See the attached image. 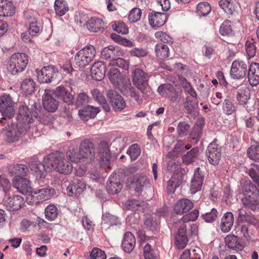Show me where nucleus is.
<instances>
[{
  "mask_svg": "<svg viewBox=\"0 0 259 259\" xmlns=\"http://www.w3.org/2000/svg\"><path fill=\"white\" fill-rule=\"evenodd\" d=\"M44 168L46 171L55 169L60 174L68 175L72 170V165L60 153H51L44 160Z\"/></svg>",
  "mask_w": 259,
  "mask_h": 259,
  "instance_id": "nucleus-1",
  "label": "nucleus"
},
{
  "mask_svg": "<svg viewBox=\"0 0 259 259\" xmlns=\"http://www.w3.org/2000/svg\"><path fill=\"white\" fill-rule=\"evenodd\" d=\"M132 78L133 83L141 92L144 97L151 95L152 91L148 84L149 75L146 72L136 68L132 72Z\"/></svg>",
  "mask_w": 259,
  "mask_h": 259,
  "instance_id": "nucleus-2",
  "label": "nucleus"
},
{
  "mask_svg": "<svg viewBox=\"0 0 259 259\" xmlns=\"http://www.w3.org/2000/svg\"><path fill=\"white\" fill-rule=\"evenodd\" d=\"M28 63V57L25 53L13 54L9 61L8 68L12 74H17L23 71Z\"/></svg>",
  "mask_w": 259,
  "mask_h": 259,
  "instance_id": "nucleus-3",
  "label": "nucleus"
},
{
  "mask_svg": "<svg viewBox=\"0 0 259 259\" xmlns=\"http://www.w3.org/2000/svg\"><path fill=\"white\" fill-rule=\"evenodd\" d=\"M55 193V189L47 186L35 190L26 197V201L31 205L50 199Z\"/></svg>",
  "mask_w": 259,
  "mask_h": 259,
  "instance_id": "nucleus-4",
  "label": "nucleus"
},
{
  "mask_svg": "<svg viewBox=\"0 0 259 259\" xmlns=\"http://www.w3.org/2000/svg\"><path fill=\"white\" fill-rule=\"evenodd\" d=\"M96 54V50L93 46H87L75 55V64L79 68H83L93 60Z\"/></svg>",
  "mask_w": 259,
  "mask_h": 259,
  "instance_id": "nucleus-5",
  "label": "nucleus"
},
{
  "mask_svg": "<svg viewBox=\"0 0 259 259\" xmlns=\"http://www.w3.org/2000/svg\"><path fill=\"white\" fill-rule=\"evenodd\" d=\"M15 106V102L9 94H4L0 96V112L2 116L0 122L2 119H10L14 116Z\"/></svg>",
  "mask_w": 259,
  "mask_h": 259,
  "instance_id": "nucleus-6",
  "label": "nucleus"
},
{
  "mask_svg": "<svg viewBox=\"0 0 259 259\" xmlns=\"http://www.w3.org/2000/svg\"><path fill=\"white\" fill-rule=\"evenodd\" d=\"M17 119L20 128L33 132L32 116L27 106L22 105L19 107Z\"/></svg>",
  "mask_w": 259,
  "mask_h": 259,
  "instance_id": "nucleus-7",
  "label": "nucleus"
},
{
  "mask_svg": "<svg viewBox=\"0 0 259 259\" xmlns=\"http://www.w3.org/2000/svg\"><path fill=\"white\" fill-rule=\"evenodd\" d=\"M80 154L85 163H90L95 159V148L93 142L89 139L82 141L79 147Z\"/></svg>",
  "mask_w": 259,
  "mask_h": 259,
  "instance_id": "nucleus-8",
  "label": "nucleus"
},
{
  "mask_svg": "<svg viewBox=\"0 0 259 259\" xmlns=\"http://www.w3.org/2000/svg\"><path fill=\"white\" fill-rule=\"evenodd\" d=\"M131 187L138 193L150 188L151 184L149 180L145 176L136 175L130 178Z\"/></svg>",
  "mask_w": 259,
  "mask_h": 259,
  "instance_id": "nucleus-9",
  "label": "nucleus"
},
{
  "mask_svg": "<svg viewBox=\"0 0 259 259\" xmlns=\"http://www.w3.org/2000/svg\"><path fill=\"white\" fill-rule=\"evenodd\" d=\"M55 93L51 90H45L42 96V103L45 109L50 112H55L58 108L59 102L55 99Z\"/></svg>",
  "mask_w": 259,
  "mask_h": 259,
  "instance_id": "nucleus-10",
  "label": "nucleus"
},
{
  "mask_svg": "<svg viewBox=\"0 0 259 259\" xmlns=\"http://www.w3.org/2000/svg\"><path fill=\"white\" fill-rule=\"evenodd\" d=\"M107 96L115 111L123 110L126 106V103L122 97L114 90H110L107 93Z\"/></svg>",
  "mask_w": 259,
  "mask_h": 259,
  "instance_id": "nucleus-11",
  "label": "nucleus"
},
{
  "mask_svg": "<svg viewBox=\"0 0 259 259\" xmlns=\"http://www.w3.org/2000/svg\"><path fill=\"white\" fill-rule=\"evenodd\" d=\"M157 91L160 95L169 98L171 102L174 103L179 101L181 99V94L178 93L175 88L170 84L160 85Z\"/></svg>",
  "mask_w": 259,
  "mask_h": 259,
  "instance_id": "nucleus-12",
  "label": "nucleus"
},
{
  "mask_svg": "<svg viewBox=\"0 0 259 259\" xmlns=\"http://www.w3.org/2000/svg\"><path fill=\"white\" fill-rule=\"evenodd\" d=\"M247 65L244 62L239 60L233 61L230 71L231 77L236 79L244 77L246 74Z\"/></svg>",
  "mask_w": 259,
  "mask_h": 259,
  "instance_id": "nucleus-13",
  "label": "nucleus"
},
{
  "mask_svg": "<svg viewBox=\"0 0 259 259\" xmlns=\"http://www.w3.org/2000/svg\"><path fill=\"white\" fill-rule=\"evenodd\" d=\"M32 133L31 131L20 128L17 124V125H12L9 127L6 132V135L7 141L9 142L12 143L18 141L21 136L27 133L29 135Z\"/></svg>",
  "mask_w": 259,
  "mask_h": 259,
  "instance_id": "nucleus-14",
  "label": "nucleus"
},
{
  "mask_svg": "<svg viewBox=\"0 0 259 259\" xmlns=\"http://www.w3.org/2000/svg\"><path fill=\"white\" fill-rule=\"evenodd\" d=\"M24 203L22 196L15 195L7 198L4 201V205L8 210L15 211L21 208Z\"/></svg>",
  "mask_w": 259,
  "mask_h": 259,
  "instance_id": "nucleus-15",
  "label": "nucleus"
},
{
  "mask_svg": "<svg viewBox=\"0 0 259 259\" xmlns=\"http://www.w3.org/2000/svg\"><path fill=\"white\" fill-rule=\"evenodd\" d=\"M13 187L20 193L27 195L32 193L31 183L29 180L24 178H15L12 181Z\"/></svg>",
  "mask_w": 259,
  "mask_h": 259,
  "instance_id": "nucleus-16",
  "label": "nucleus"
},
{
  "mask_svg": "<svg viewBox=\"0 0 259 259\" xmlns=\"http://www.w3.org/2000/svg\"><path fill=\"white\" fill-rule=\"evenodd\" d=\"M98 150L101 164L109 167L111 160V154L108 143L105 141L101 142L98 145Z\"/></svg>",
  "mask_w": 259,
  "mask_h": 259,
  "instance_id": "nucleus-17",
  "label": "nucleus"
},
{
  "mask_svg": "<svg viewBox=\"0 0 259 259\" xmlns=\"http://www.w3.org/2000/svg\"><path fill=\"white\" fill-rule=\"evenodd\" d=\"M206 155L210 164L217 165L220 160L221 155L219 146L214 143H210L207 147Z\"/></svg>",
  "mask_w": 259,
  "mask_h": 259,
  "instance_id": "nucleus-18",
  "label": "nucleus"
},
{
  "mask_svg": "<svg viewBox=\"0 0 259 259\" xmlns=\"http://www.w3.org/2000/svg\"><path fill=\"white\" fill-rule=\"evenodd\" d=\"M124 52L118 46H109L104 48L101 52V57L103 59L113 60L118 57L122 56Z\"/></svg>",
  "mask_w": 259,
  "mask_h": 259,
  "instance_id": "nucleus-19",
  "label": "nucleus"
},
{
  "mask_svg": "<svg viewBox=\"0 0 259 259\" xmlns=\"http://www.w3.org/2000/svg\"><path fill=\"white\" fill-rule=\"evenodd\" d=\"M203 180V172L200 167H197L194 171L193 178L191 181L190 191L192 194H195L201 189Z\"/></svg>",
  "mask_w": 259,
  "mask_h": 259,
  "instance_id": "nucleus-20",
  "label": "nucleus"
},
{
  "mask_svg": "<svg viewBox=\"0 0 259 259\" xmlns=\"http://www.w3.org/2000/svg\"><path fill=\"white\" fill-rule=\"evenodd\" d=\"M26 19V26L29 35L34 36L40 31V26L38 25L37 20L34 16L29 12L24 14Z\"/></svg>",
  "mask_w": 259,
  "mask_h": 259,
  "instance_id": "nucleus-21",
  "label": "nucleus"
},
{
  "mask_svg": "<svg viewBox=\"0 0 259 259\" xmlns=\"http://www.w3.org/2000/svg\"><path fill=\"white\" fill-rule=\"evenodd\" d=\"M123 185L121 182L120 176L116 174L110 176L107 183V190L111 194H116L120 191Z\"/></svg>",
  "mask_w": 259,
  "mask_h": 259,
  "instance_id": "nucleus-22",
  "label": "nucleus"
},
{
  "mask_svg": "<svg viewBox=\"0 0 259 259\" xmlns=\"http://www.w3.org/2000/svg\"><path fill=\"white\" fill-rule=\"evenodd\" d=\"M7 170L10 175L15 177V178L25 177L29 171L27 166L23 164L9 165L7 166Z\"/></svg>",
  "mask_w": 259,
  "mask_h": 259,
  "instance_id": "nucleus-23",
  "label": "nucleus"
},
{
  "mask_svg": "<svg viewBox=\"0 0 259 259\" xmlns=\"http://www.w3.org/2000/svg\"><path fill=\"white\" fill-rule=\"evenodd\" d=\"M85 188V184L81 179H74L67 187L66 190L69 196H77Z\"/></svg>",
  "mask_w": 259,
  "mask_h": 259,
  "instance_id": "nucleus-24",
  "label": "nucleus"
},
{
  "mask_svg": "<svg viewBox=\"0 0 259 259\" xmlns=\"http://www.w3.org/2000/svg\"><path fill=\"white\" fill-rule=\"evenodd\" d=\"M183 176L182 173L174 172L167 181L166 192L168 194H174L176 189L181 184Z\"/></svg>",
  "mask_w": 259,
  "mask_h": 259,
  "instance_id": "nucleus-25",
  "label": "nucleus"
},
{
  "mask_svg": "<svg viewBox=\"0 0 259 259\" xmlns=\"http://www.w3.org/2000/svg\"><path fill=\"white\" fill-rule=\"evenodd\" d=\"M106 65L102 61L95 62L92 66L91 73L92 78L96 80H101L105 75Z\"/></svg>",
  "mask_w": 259,
  "mask_h": 259,
  "instance_id": "nucleus-26",
  "label": "nucleus"
},
{
  "mask_svg": "<svg viewBox=\"0 0 259 259\" xmlns=\"http://www.w3.org/2000/svg\"><path fill=\"white\" fill-rule=\"evenodd\" d=\"M56 72L53 67L46 66L37 72V78L42 83L51 82Z\"/></svg>",
  "mask_w": 259,
  "mask_h": 259,
  "instance_id": "nucleus-27",
  "label": "nucleus"
},
{
  "mask_svg": "<svg viewBox=\"0 0 259 259\" xmlns=\"http://www.w3.org/2000/svg\"><path fill=\"white\" fill-rule=\"evenodd\" d=\"M100 111V109L99 107L88 105L83 109L79 110L78 114L80 119L87 121L90 119L95 118Z\"/></svg>",
  "mask_w": 259,
  "mask_h": 259,
  "instance_id": "nucleus-28",
  "label": "nucleus"
},
{
  "mask_svg": "<svg viewBox=\"0 0 259 259\" xmlns=\"http://www.w3.org/2000/svg\"><path fill=\"white\" fill-rule=\"evenodd\" d=\"M167 19L166 14L153 12L149 15V24L152 27H159L164 24Z\"/></svg>",
  "mask_w": 259,
  "mask_h": 259,
  "instance_id": "nucleus-29",
  "label": "nucleus"
},
{
  "mask_svg": "<svg viewBox=\"0 0 259 259\" xmlns=\"http://www.w3.org/2000/svg\"><path fill=\"white\" fill-rule=\"evenodd\" d=\"M193 206V203L191 201L183 198L178 200L175 204L174 210L177 214H182L188 212Z\"/></svg>",
  "mask_w": 259,
  "mask_h": 259,
  "instance_id": "nucleus-30",
  "label": "nucleus"
},
{
  "mask_svg": "<svg viewBox=\"0 0 259 259\" xmlns=\"http://www.w3.org/2000/svg\"><path fill=\"white\" fill-rule=\"evenodd\" d=\"M225 243L229 248L236 251H241L244 248L240 239L234 235H228L225 238Z\"/></svg>",
  "mask_w": 259,
  "mask_h": 259,
  "instance_id": "nucleus-31",
  "label": "nucleus"
},
{
  "mask_svg": "<svg viewBox=\"0 0 259 259\" xmlns=\"http://www.w3.org/2000/svg\"><path fill=\"white\" fill-rule=\"evenodd\" d=\"M244 207L254 210L259 208V192L245 196L241 199Z\"/></svg>",
  "mask_w": 259,
  "mask_h": 259,
  "instance_id": "nucleus-32",
  "label": "nucleus"
},
{
  "mask_svg": "<svg viewBox=\"0 0 259 259\" xmlns=\"http://www.w3.org/2000/svg\"><path fill=\"white\" fill-rule=\"evenodd\" d=\"M248 79L251 86H256L259 83V64L252 63L250 64L248 73Z\"/></svg>",
  "mask_w": 259,
  "mask_h": 259,
  "instance_id": "nucleus-33",
  "label": "nucleus"
},
{
  "mask_svg": "<svg viewBox=\"0 0 259 259\" xmlns=\"http://www.w3.org/2000/svg\"><path fill=\"white\" fill-rule=\"evenodd\" d=\"M15 13L13 3L8 0H0V16L10 17Z\"/></svg>",
  "mask_w": 259,
  "mask_h": 259,
  "instance_id": "nucleus-34",
  "label": "nucleus"
},
{
  "mask_svg": "<svg viewBox=\"0 0 259 259\" xmlns=\"http://www.w3.org/2000/svg\"><path fill=\"white\" fill-rule=\"evenodd\" d=\"M40 162L34 157H31L29 159V165L31 170L35 173L36 180L39 181L42 180L46 177V172L40 169L39 165Z\"/></svg>",
  "mask_w": 259,
  "mask_h": 259,
  "instance_id": "nucleus-35",
  "label": "nucleus"
},
{
  "mask_svg": "<svg viewBox=\"0 0 259 259\" xmlns=\"http://www.w3.org/2000/svg\"><path fill=\"white\" fill-rule=\"evenodd\" d=\"M136 244V239L132 233L127 232L125 234L122 246L124 250L127 253H130L134 248Z\"/></svg>",
  "mask_w": 259,
  "mask_h": 259,
  "instance_id": "nucleus-36",
  "label": "nucleus"
},
{
  "mask_svg": "<svg viewBox=\"0 0 259 259\" xmlns=\"http://www.w3.org/2000/svg\"><path fill=\"white\" fill-rule=\"evenodd\" d=\"M234 223V216L232 212H227L222 217L221 223V229L224 232H229Z\"/></svg>",
  "mask_w": 259,
  "mask_h": 259,
  "instance_id": "nucleus-37",
  "label": "nucleus"
},
{
  "mask_svg": "<svg viewBox=\"0 0 259 259\" xmlns=\"http://www.w3.org/2000/svg\"><path fill=\"white\" fill-rule=\"evenodd\" d=\"M54 93L55 96L58 97L64 102L69 104L72 103L73 97L64 87L61 86L58 87Z\"/></svg>",
  "mask_w": 259,
  "mask_h": 259,
  "instance_id": "nucleus-38",
  "label": "nucleus"
},
{
  "mask_svg": "<svg viewBox=\"0 0 259 259\" xmlns=\"http://www.w3.org/2000/svg\"><path fill=\"white\" fill-rule=\"evenodd\" d=\"M123 82L125 85V89L128 93L131 98L135 100L139 104H141L142 102V99L136 90L132 87L130 80L128 78H124Z\"/></svg>",
  "mask_w": 259,
  "mask_h": 259,
  "instance_id": "nucleus-39",
  "label": "nucleus"
},
{
  "mask_svg": "<svg viewBox=\"0 0 259 259\" xmlns=\"http://www.w3.org/2000/svg\"><path fill=\"white\" fill-rule=\"evenodd\" d=\"M250 90L245 85L238 87L237 98L240 104H245L250 99Z\"/></svg>",
  "mask_w": 259,
  "mask_h": 259,
  "instance_id": "nucleus-40",
  "label": "nucleus"
},
{
  "mask_svg": "<svg viewBox=\"0 0 259 259\" xmlns=\"http://www.w3.org/2000/svg\"><path fill=\"white\" fill-rule=\"evenodd\" d=\"M91 94L94 99L102 106L103 109L106 112H109L110 111V108L105 97L99 90L97 89L92 90L91 91Z\"/></svg>",
  "mask_w": 259,
  "mask_h": 259,
  "instance_id": "nucleus-41",
  "label": "nucleus"
},
{
  "mask_svg": "<svg viewBox=\"0 0 259 259\" xmlns=\"http://www.w3.org/2000/svg\"><path fill=\"white\" fill-rule=\"evenodd\" d=\"M120 224L118 218L108 213H105L102 216V225L104 227H110Z\"/></svg>",
  "mask_w": 259,
  "mask_h": 259,
  "instance_id": "nucleus-42",
  "label": "nucleus"
},
{
  "mask_svg": "<svg viewBox=\"0 0 259 259\" xmlns=\"http://www.w3.org/2000/svg\"><path fill=\"white\" fill-rule=\"evenodd\" d=\"M155 51L156 56L161 60L167 58L169 56V50L167 45L158 44L155 46Z\"/></svg>",
  "mask_w": 259,
  "mask_h": 259,
  "instance_id": "nucleus-43",
  "label": "nucleus"
},
{
  "mask_svg": "<svg viewBox=\"0 0 259 259\" xmlns=\"http://www.w3.org/2000/svg\"><path fill=\"white\" fill-rule=\"evenodd\" d=\"M35 82L31 78L24 79L21 84V88L27 95H31L35 89Z\"/></svg>",
  "mask_w": 259,
  "mask_h": 259,
  "instance_id": "nucleus-44",
  "label": "nucleus"
},
{
  "mask_svg": "<svg viewBox=\"0 0 259 259\" xmlns=\"http://www.w3.org/2000/svg\"><path fill=\"white\" fill-rule=\"evenodd\" d=\"M87 27L90 31L96 32L103 28L104 23L101 19L92 18L88 22Z\"/></svg>",
  "mask_w": 259,
  "mask_h": 259,
  "instance_id": "nucleus-45",
  "label": "nucleus"
},
{
  "mask_svg": "<svg viewBox=\"0 0 259 259\" xmlns=\"http://www.w3.org/2000/svg\"><path fill=\"white\" fill-rule=\"evenodd\" d=\"M242 191L245 196L258 193L259 191L256 186L250 181H246L242 186Z\"/></svg>",
  "mask_w": 259,
  "mask_h": 259,
  "instance_id": "nucleus-46",
  "label": "nucleus"
},
{
  "mask_svg": "<svg viewBox=\"0 0 259 259\" xmlns=\"http://www.w3.org/2000/svg\"><path fill=\"white\" fill-rule=\"evenodd\" d=\"M179 81L181 85L185 90V92L189 94L192 97L196 98L197 94L191 84L183 76H179Z\"/></svg>",
  "mask_w": 259,
  "mask_h": 259,
  "instance_id": "nucleus-47",
  "label": "nucleus"
},
{
  "mask_svg": "<svg viewBox=\"0 0 259 259\" xmlns=\"http://www.w3.org/2000/svg\"><path fill=\"white\" fill-rule=\"evenodd\" d=\"M67 158L72 162H83V160L80 154L79 150L72 149L68 150L66 153Z\"/></svg>",
  "mask_w": 259,
  "mask_h": 259,
  "instance_id": "nucleus-48",
  "label": "nucleus"
},
{
  "mask_svg": "<svg viewBox=\"0 0 259 259\" xmlns=\"http://www.w3.org/2000/svg\"><path fill=\"white\" fill-rule=\"evenodd\" d=\"M108 77L110 80L115 85H120L121 81V74L118 69L111 68L108 73Z\"/></svg>",
  "mask_w": 259,
  "mask_h": 259,
  "instance_id": "nucleus-49",
  "label": "nucleus"
},
{
  "mask_svg": "<svg viewBox=\"0 0 259 259\" xmlns=\"http://www.w3.org/2000/svg\"><path fill=\"white\" fill-rule=\"evenodd\" d=\"M219 5L228 15L232 14L235 10L234 3L231 0H221L219 2Z\"/></svg>",
  "mask_w": 259,
  "mask_h": 259,
  "instance_id": "nucleus-50",
  "label": "nucleus"
},
{
  "mask_svg": "<svg viewBox=\"0 0 259 259\" xmlns=\"http://www.w3.org/2000/svg\"><path fill=\"white\" fill-rule=\"evenodd\" d=\"M58 211L57 207L53 204L48 205L45 210L46 218L49 221L55 220L58 216Z\"/></svg>",
  "mask_w": 259,
  "mask_h": 259,
  "instance_id": "nucleus-51",
  "label": "nucleus"
},
{
  "mask_svg": "<svg viewBox=\"0 0 259 259\" xmlns=\"http://www.w3.org/2000/svg\"><path fill=\"white\" fill-rule=\"evenodd\" d=\"M54 7L56 13L60 16L64 15L68 10L64 0H56Z\"/></svg>",
  "mask_w": 259,
  "mask_h": 259,
  "instance_id": "nucleus-52",
  "label": "nucleus"
},
{
  "mask_svg": "<svg viewBox=\"0 0 259 259\" xmlns=\"http://www.w3.org/2000/svg\"><path fill=\"white\" fill-rule=\"evenodd\" d=\"M145 202L135 199L128 200L125 203V207L127 209L131 210H140L143 209Z\"/></svg>",
  "mask_w": 259,
  "mask_h": 259,
  "instance_id": "nucleus-53",
  "label": "nucleus"
},
{
  "mask_svg": "<svg viewBox=\"0 0 259 259\" xmlns=\"http://www.w3.org/2000/svg\"><path fill=\"white\" fill-rule=\"evenodd\" d=\"M144 225L148 229L154 231L157 228L158 222L155 217L151 215H147L144 221Z\"/></svg>",
  "mask_w": 259,
  "mask_h": 259,
  "instance_id": "nucleus-54",
  "label": "nucleus"
},
{
  "mask_svg": "<svg viewBox=\"0 0 259 259\" xmlns=\"http://www.w3.org/2000/svg\"><path fill=\"white\" fill-rule=\"evenodd\" d=\"M198 149L194 148L183 157V161L188 164L194 161L198 154Z\"/></svg>",
  "mask_w": 259,
  "mask_h": 259,
  "instance_id": "nucleus-55",
  "label": "nucleus"
},
{
  "mask_svg": "<svg viewBox=\"0 0 259 259\" xmlns=\"http://www.w3.org/2000/svg\"><path fill=\"white\" fill-rule=\"evenodd\" d=\"M109 65L111 66L119 67L125 70H127L129 67L128 63L119 57H117L113 60H110Z\"/></svg>",
  "mask_w": 259,
  "mask_h": 259,
  "instance_id": "nucleus-56",
  "label": "nucleus"
},
{
  "mask_svg": "<svg viewBox=\"0 0 259 259\" xmlns=\"http://www.w3.org/2000/svg\"><path fill=\"white\" fill-rule=\"evenodd\" d=\"M211 11L210 5L206 2H202L198 4L197 12L199 15L206 16Z\"/></svg>",
  "mask_w": 259,
  "mask_h": 259,
  "instance_id": "nucleus-57",
  "label": "nucleus"
},
{
  "mask_svg": "<svg viewBox=\"0 0 259 259\" xmlns=\"http://www.w3.org/2000/svg\"><path fill=\"white\" fill-rule=\"evenodd\" d=\"M218 211L216 209L213 208L210 212H205L202 214V218L207 223H212L214 222L218 217Z\"/></svg>",
  "mask_w": 259,
  "mask_h": 259,
  "instance_id": "nucleus-58",
  "label": "nucleus"
},
{
  "mask_svg": "<svg viewBox=\"0 0 259 259\" xmlns=\"http://www.w3.org/2000/svg\"><path fill=\"white\" fill-rule=\"evenodd\" d=\"M245 50L249 58L253 57L255 56L256 48L253 39L246 41L245 44Z\"/></svg>",
  "mask_w": 259,
  "mask_h": 259,
  "instance_id": "nucleus-59",
  "label": "nucleus"
},
{
  "mask_svg": "<svg viewBox=\"0 0 259 259\" xmlns=\"http://www.w3.org/2000/svg\"><path fill=\"white\" fill-rule=\"evenodd\" d=\"M142 16V10L138 8L133 9L128 15V20L131 22L135 23L139 21Z\"/></svg>",
  "mask_w": 259,
  "mask_h": 259,
  "instance_id": "nucleus-60",
  "label": "nucleus"
},
{
  "mask_svg": "<svg viewBox=\"0 0 259 259\" xmlns=\"http://www.w3.org/2000/svg\"><path fill=\"white\" fill-rule=\"evenodd\" d=\"M223 110L228 115H231L234 112L235 107L230 98H228L225 99L223 105Z\"/></svg>",
  "mask_w": 259,
  "mask_h": 259,
  "instance_id": "nucleus-61",
  "label": "nucleus"
},
{
  "mask_svg": "<svg viewBox=\"0 0 259 259\" xmlns=\"http://www.w3.org/2000/svg\"><path fill=\"white\" fill-rule=\"evenodd\" d=\"M190 126L186 122H180L177 127V132L180 137H183L187 135Z\"/></svg>",
  "mask_w": 259,
  "mask_h": 259,
  "instance_id": "nucleus-62",
  "label": "nucleus"
},
{
  "mask_svg": "<svg viewBox=\"0 0 259 259\" xmlns=\"http://www.w3.org/2000/svg\"><path fill=\"white\" fill-rule=\"evenodd\" d=\"M127 153L130 156L132 160H135L140 155L141 150L137 144H133L129 147Z\"/></svg>",
  "mask_w": 259,
  "mask_h": 259,
  "instance_id": "nucleus-63",
  "label": "nucleus"
},
{
  "mask_svg": "<svg viewBox=\"0 0 259 259\" xmlns=\"http://www.w3.org/2000/svg\"><path fill=\"white\" fill-rule=\"evenodd\" d=\"M248 157L259 162V146H252L247 150Z\"/></svg>",
  "mask_w": 259,
  "mask_h": 259,
  "instance_id": "nucleus-64",
  "label": "nucleus"
}]
</instances>
